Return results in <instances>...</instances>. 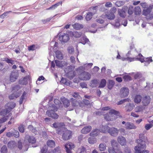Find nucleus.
<instances>
[{"instance_id": "22", "label": "nucleus", "mask_w": 153, "mask_h": 153, "mask_svg": "<svg viewBox=\"0 0 153 153\" xmlns=\"http://www.w3.org/2000/svg\"><path fill=\"white\" fill-rule=\"evenodd\" d=\"M72 26L74 29L77 30H79L83 27L82 25L78 23H75L72 24Z\"/></svg>"}, {"instance_id": "35", "label": "nucleus", "mask_w": 153, "mask_h": 153, "mask_svg": "<svg viewBox=\"0 0 153 153\" xmlns=\"http://www.w3.org/2000/svg\"><path fill=\"white\" fill-rule=\"evenodd\" d=\"M106 145L105 143H100L99 144V148L100 151H105L106 149Z\"/></svg>"}, {"instance_id": "37", "label": "nucleus", "mask_w": 153, "mask_h": 153, "mask_svg": "<svg viewBox=\"0 0 153 153\" xmlns=\"http://www.w3.org/2000/svg\"><path fill=\"white\" fill-rule=\"evenodd\" d=\"M63 123H55L53 124V126L55 128H58L62 126Z\"/></svg>"}, {"instance_id": "13", "label": "nucleus", "mask_w": 153, "mask_h": 153, "mask_svg": "<svg viewBox=\"0 0 153 153\" xmlns=\"http://www.w3.org/2000/svg\"><path fill=\"white\" fill-rule=\"evenodd\" d=\"M142 102L143 106L148 105L150 103L151 98L149 96L146 95L142 97Z\"/></svg>"}, {"instance_id": "30", "label": "nucleus", "mask_w": 153, "mask_h": 153, "mask_svg": "<svg viewBox=\"0 0 153 153\" xmlns=\"http://www.w3.org/2000/svg\"><path fill=\"white\" fill-rule=\"evenodd\" d=\"M26 94L27 93L25 92L24 91L21 96L20 100L19 101V103L20 105H21L23 103V102L24 101L26 98Z\"/></svg>"}, {"instance_id": "43", "label": "nucleus", "mask_w": 153, "mask_h": 153, "mask_svg": "<svg viewBox=\"0 0 153 153\" xmlns=\"http://www.w3.org/2000/svg\"><path fill=\"white\" fill-rule=\"evenodd\" d=\"M123 79L125 81H128L132 80L131 77L128 75H125L123 77Z\"/></svg>"}, {"instance_id": "41", "label": "nucleus", "mask_w": 153, "mask_h": 153, "mask_svg": "<svg viewBox=\"0 0 153 153\" xmlns=\"http://www.w3.org/2000/svg\"><path fill=\"white\" fill-rule=\"evenodd\" d=\"M143 107L142 105H140L137 106L135 108V111L136 112L142 111L143 110Z\"/></svg>"}, {"instance_id": "31", "label": "nucleus", "mask_w": 153, "mask_h": 153, "mask_svg": "<svg viewBox=\"0 0 153 153\" xmlns=\"http://www.w3.org/2000/svg\"><path fill=\"white\" fill-rule=\"evenodd\" d=\"M28 77L27 76H25L22 79H20L19 81V83L22 85H26L27 83V81Z\"/></svg>"}, {"instance_id": "17", "label": "nucleus", "mask_w": 153, "mask_h": 153, "mask_svg": "<svg viewBox=\"0 0 153 153\" xmlns=\"http://www.w3.org/2000/svg\"><path fill=\"white\" fill-rule=\"evenodd\" d=\"M19 77V74L16 72H12L10 76V80L11 82L16 81Z\"/></svg>"}, {"instance_id": "28", "label": "nucleus", "mask_w": 153, "mask_h": 153, "mask_svg": "<svg viewBox=\"0 0 153 153\" xmlns=\"http://www.w3.org/2000/svg\"><path fill=\"white\" fill-rule=\"evenodd\" d=\"M61 100L65 107H68L70 105V102L69 100L65 98L62 99Z\"/></svg>"}, {"instance_id": "14", "label": "nucleus", "mask_w": 153, "mask_h": 153, "mask_svg": "<svg viewBox=\"0 0 153 153\" xmlns=\"http://www.w3.org/2000/svg\"><path fill=\"white\" fill-rule=\"evenodd\" d=\"M65 147L67 153H72L71 150L74 148L75 146L73 143L69 142L65 145Z\"/></svg>"}, {"instance_id": "59", "label": "nucleus", "mask_w": 153, "mask_h": 153, "mask_svg": "<svg viewBox=\"0 0 153 153\" xmlns=\"http://www.w3.org/2000/svg\"><path fill=\"white\" fill-rule=\"evenodd\" d=\"M105 6L108 8L111 7L112 6V4L111 2H107L105 4Z\"/></svg>"}, {"instance_id": "18", "label": "nucleus", "mask_w": 153, "mask_h": 153, "mask_svg": "<svg viewBox=\"0 0 153 153\" xmlns=\"http://www.w3.org/2000/svg\"><path fill=\"white\" fill-rule=\"evenodd\" d=\"M117 140L118 143L122 146H125L126 144V138L122 136L118 137Z\"/></svg>"}, {"instance_id": "57", "label": "nucleus", "mask_w": 153, "mask_h": 153, "mask_svg": "<svg viewBox=\"0 0 153 153\" xmlns=\"http://www.w3.org/2000/svg\"><path fill=\"white\" fill-rule=\"evenodd\" d=\"M108 151L109 153H116L115 151L114 148L109 147L108 148Z\"/></svg>"}, {"instance_id": "4", "label": "nucleus", "mask_w": 153, "mask_h": 153, "mask_svg": "<svg viewBox=\"0 0 153 153\" xmlns=\"http://www.w3.org/2000/svg\"><path fill=\"white\" fill-rule=\"evenodd\" d=\"M117 8L115 7L111 8L110 11L107 12L105 14L106 17L108 19L110 20H113L115 18L114 14L117 11Z\"/></svg>"}, {"instance_id": "29", "label": "nucleus", "mask_w": 153, "mask_h": 153, "mask_svg": "<svg viewBox=\"0 0 153 153\" xmlns=\"http://www.w3.org/2000/svg\"><path fill=\"white\" fill-rule=\"evenodd\" d=\"M134 7L132 5H130L128 7L127 13L129 16H131L134 13Z\"/></svg>"}, {"instance_id": "11", "label": "nucleus", "mask_w": 153, "mask_h": 153, "mask_svg": "<svg viewBox=\"0 0 153 153\" xmlns=\"http://www.w3.org/2000/svg\"><path fill=\"white\" fill-rule=\"evenodd\" d=\"M129 89L127 88L123 87L122 88L120 91L121 97L124 98L127 96L129 94Z\"/></svg>"}, {"instance_id": "54", "label": "nucleus", "mask_w": 153, "mask_h": 153, "mask_svg": "<svg viewBox=\"0 0 153 153\" xmlns=\"http://www.w3.org/2000/svg\"><path fill=\"white\" fill-rule=\"evenodd\" d=\"M140 5L143 8L147 9L149 8V6H148L146 2L141 3L140 4Z\"/></svg>"}, {"instance_id": "49", "label": "nucleus", "mask_w": 153, "mask_h": 153, "mask_svg": "<svg viewBox=\"0 0 153 153\" xmlns=\"http://www.w3.org/2000/svg\"><path fill=\"white\" fill-rule=\"evenodd\" d=\"M18 129L19 131L20 132L22 133L24 132L25 131V127L24 125L22 124L21 125L19 126Z\"/></svg>"}, {"instance_id": "64", "label": "nucleus", "mask_w": 153, "mask_h": 153, "mask_svg": "<svg viewBox=\"0 0 153 153\" xmlns=\"http://www.w3.org/2000/svg\"><path fill=\"white\" fill-rule=\"evenodd\" d=\"M68 51L69 53L71 54L74 51V49L73 47H69Z\"/></svg>"}, {"instance_id": "42", "label": "nucleus", "mask_w": 153, "mask_h": 153, "mask_svg": "<svg viewBox=\"0 0 153 153\" xmlns=\"http://www.w3.org/2000/svg\"><path fill=\"white\" fill-rule=\"evenodd\" d=\"M82 34V32H80L76 31L73 33V36L76 38H79L81 36Z\"/></svg>"}, {"instance_id": "32", "label": "nucleus", "mask_w": 153, "mask_h": 153, "mask_svg": "<svg viewBox=\"0 0 153 153\" xmlns=\"http://www.w3.org/2000/svg\"><path fill=\"white\" fill-rule=\"evenodd\" d=\"M56 58L59 59H62L63 58V55L62 53L59 51H56Z\"/></svg>"}, {"instance_id": "62", "label": "nucleus", "mask_w": 153, "mask_h": 153, "mask_svg": "<svg viewBox=\"0 0 153 153\" xmlns=\"http://www.w3.org/2000/svg\"><path fill=\"white\" fill-rule=\"evenodd\" d=\"M153 126V125L151 124H146L145 126V128L146 130L149 129Z\"/></svg>"}, {"instance_id": "20", "label": "nucleus", "mask_w": 153, "mask_h": 153, "mask_svg": "<svg viewBox=\"0 0 153 153\" xmlns=\"http://www.w3.org/2000/svg\"><path fill=\"white\" fill-rule=\"evenodd\" d=\"M92 129L91 126H88L84 127L81 130V132L83 134H86L89 132Z\"/></svg>"}, {"instance_id": "27", "label": "nucleus", "mask_w": 153, "mask_h": 153, "mask_svg": "<svg viewBox=\"0 0 153 153\" xmlns=\"http://www.w3.org/2000/svg\"><path fill=\"white\" fill-rule=\"evenodd\" d=\"M100 133V131L99 129H95L90 133V135L92 137H95L99 134Z\"/></svg>"}, {"instance_id": "24", "label": "nucleus", "mask_w": 153, "mask_h": 153, "mask_svg": "<svg viewBox=\"0 0 153 153\" xmlns=\"http://www.w3.org/2000/svg\"><path fill=\"white\" fill-rule=\"evenodd\" d=\"M134 106L133 104L128 103L125 106L126 110L127 112L133 110Z\"/></svg>"}, {"instance_id": "60", "label": "nucleus", "mask_w": 153, "mask_h": 153, "mask_svg": "<svg viewBox=\"0 0 153 153\" xmlns=\"http://www.w3.org/2000/svg\"><path fill=\"white\" fill-rule=\"evenodd\" d=\"M19 132L17 131H15L14 133H13V136H14L16 138H18L19 137Z\"/></svg>"}, {"instance_id": "46", "label": "nucleus", "mask_w": 153, "mask_h": 153, "mask_svg": "<svg viewBox=\"0 0 153 153\" xmlns=\"http://www.w3.org/2000/svg\"><path fill=\"white\" fill-rule=\"evenodd\" d=\"M72 96L76 99H79L81 98L79 93L78 92H75L74 93L72 94Z\"/></svg>"}, {"instance_id": "55", "label": "nucleus", "mask_w": 153, "mask_h": 153, "mask_svg": "<svg viewBox=\"0 0 153 153\" xmlns=\"http://www.w3.org/2000/svg\"><path fill=\"white\" fill-rule=\"evenodd\" d=\"M82 102L84 104V106L85 105H88L90 104V102L89 101L85 99H84L83 100Z\"/></svg>"}, {"instance_id": "2", "label": "nucleus", "mask_w": 153, "mask_h": 153, "mask_svg": "<svg viewBox=\"0 0 153 153\" xmlns=\"http://www.w3.org/2000/svg\"><path fill=\"white\" fill-rule=\"evenodd\" d=\"M119 114V111L112 109L108 113L104 115V117L107 121H112L115 120L117 118L115 115H117Z\"/></svg>"}, {"instance_id": "51", "label": "nucleus", "mask_w": 153, "mask_h": 153, "mask_svg": "<svg viewBox=\"0 0 153 153\" xmlns=\"http://www.w3.org/2000/svg\"><path fill=\"white\" fill-rule=\"evenodd\" d=\"M111 144L112 148H114L115 146H117V143L115 140H112L111 141Z\"/></svg>"}, {"instance_id": "36", "label": "nucleus", "mask_w": 153, "mask_h": 153, "mask_svg": "<svg viewBox=\"0 0 153 153\" xmlns=\"http://www.w3.org/2000/svg\"><path fill=\"white\" fill-rule=\"evenodd\" d=\"M106 80L105 79H102L100 81L99 87L100 88H104L106 85Z\"/></svg>"}, {"instance_id": "33", "label": "nucleus", "mask_w": 153, "mask_h": 153, "mask_svg": "<svg viewBox=\"0 0 153 153\" xmlns=\"http://www.w3.org/2000/svg\"><path fill=\"white\" fill-rule=\"evenodd\" d=\"M47 145L48 147L52 148L55 146V143L52 140H48L47 142Z\"/></svg>"}, {"instance_id": "61", "label": "nucleus", "mask_w": 153, "mask_h": 153, "mask_svg": "<svg viewBox=\"0 0 153 153\" xmlns=\"http://www.w3.org/2000/svg\"><path fill=\"white\" fill-rule=\"evenodd\" d=\"M79 149L80 150V152L79 153H86V149L83 146L81 147Z\"/></svg>"}, {"instance_id": "48", "label": "nucleus", "mask_w": 153, "mask_h": 153, "mask_svg": "<svg viewBox=\"0 0 153 153\" xmlns=\"http://www.w3.org/2000/svg\"><path fill=\"white\" fill-rule=\"evenodd\" d=\"M59 148L58 147L54 149L53 151L48 152L47 153H59Z\"/></svg>"}, {"instance_id": "45", "label": "nucleus", "mask_w": 153, "mask_h": 153, "mask_svg": "<svg viewBox=\"0 0 153 153\" xmlns=\"http://www.w3.org/2000/svg\"><path fill=\"white\" fill-rule=\"evenodd\" d=\"M55 62L56 66L59 67H62L63 66V65L62 63V61H60L56 60H55Z\"/></svg>"}, {"instance_id": "44", "label": "nucleus", "mask_w": 153, "mask_h": 153, "mask_svg": "<svg viewBox=\"0 0 153 153\" xmlns=\"http://www.w3.org/2000/svg\"><path fill=\"white\" fill-rule=\"evenodd\" d=\"M98 81L97 79H94L91 81V85L93 87H96L98 83Z\"/></svg>"}, {"instance_id": "40", "label": "nucleus", "mask_w": 153, "mask_h": 153, "mask_svg": "<svg viewBox=\"0 0 153 153\" xmlns=\"http://www.w3.org/2000/svg\"><path fill=\"white\" fill-rule=\"evenodd\" d=\"M88 143L91 144H93L96 143L97 141L95 138L89 137L88 139Z\"/></svg>"}, {"instance_id": "58", "label": "nucleus", "mask_w": 153, "mask_h": 153, "mask_svg": "<svg viewBox=\"0 0 153 153\" xmlns=\"http://www.w3.org/2000/svg\"><path fill=\"white\" fill-rule=\"evenodd\" d=\"M47 149L46 148V146L45 145L41 149V153H46Z\"/></svg>"}, {"instance_id": "7", "label": "nucleus", "mask_w": 153, "mask_h": 153, "mask_svg": "<svg viewBox=\"0 0 153 153\" xmlns=\"http://www.w3.org/2000/svg\"><path fill=\"white\" fill-rule=\"evenodd\" d=\"M91 74L88 72L84 71L81 73L79 75V78L80 79L83 80H88L91 78Z\"/></svg>"}, {"instance_id": "8", "label": "nucleus", "mask_w": 153, "mask_h": 153, "mask_svg": "<svg viewBox=\"0 0 153 153\" xmlns=\"http://www.w3.org/2000/svg\"><path fill=\"white\" fill-rule=\"evenodd\" d=\"M128 9V7L126 6H123L121 9L118 10V13L119 16L122 18H125L126 16V12Z\"/></svg>"}, {"instance_id": "63", "label": "nucleus", "mask_w": 153, "mask_h": 153, "mask_svg": "<svg viewBox=\"0 0 153 153\" xmlns=\"http://www.w3.org/2000/svg\"><path fill=\"white\" fill-rule=\"evenodd\" d=\"M6 61L8 63H10L12 65H13L14 64V61L13 60L10 59L8 58H7L6 59Z\"/></svg>"}, {"instance_id": "47", "label": "nucleus", "mask_w": 153, "mask_h": 153, "mask_svg": "<svg viewBox=\"0 0 153 153\" xmlns=\"http://www.w3.org/2000/svg\"><path fill=\"white\" fill-rule=\"evenodd\" d=\"M1 153H7V146L5 145L3 146L1 148Z\"/></svg>"}, {"instance_id": "6", "label": "nucleus", "mask_w": 153, "mask_h": 153, "mask_svg": "<svg viewBox=\"0 0 153 153\" xmlns=\"http://www.w3.org/2000/svg\"><path fill=\"white\" fill-rule=\"evenodd\" d=\"M71 105L74 108H76L78 106L81 107H84V104L80 100H77L76 99L71 98Z\"/></svg>"}, {"instance_id": "23", "label": "nucleus", "mask_w": 153, "mask_h": 153, "mask_svg": "<svg viewBox=\"0 0 153 153\" xmlns=\"http://www.w3.org/2000/svg\"><path fill=\"white\" fill-rule=\"evenodd\" d=\"M125 59L126 60L129 61L130 62H131L134 61H140L143 62L142 59H139V57H138V56H137L136 58H131L128 57L127 58H125Z\"/></svg>"}, {"instance_id": "38", "label": "nucleus", "mask_w": 153, "mask_h": 153, "mask_svg": "<svg viewBox=\"0 0 153 153\" xmlns=\"http://www.w3.org/2000/svg\"><path fill=\"white\" fill-rule=\"evenodd\" d=\"M114 85V82L112 80H109L108 85V87L109 89H111Z\"/></svg>"}, {"instance_id": "50", "label": "nucleus", "mask_w": 153, "mask_h": 153, "mask_svg": "<svg viewBox=\"0 0 153 153\" xmlns=\"http://www.w3.org/2000/svg\"><path fill=\"white\" fill-rule=\"evenodd\" d=\"M14 144V142L12 141H9L7 144V146L8 148H11L13 147Z\"/></svg>"}, {"instance_id": "9", "label": "nucleus", "mask_w": 153, "mask_h": 153, "mask_svg": "<svg viewBox=\"0 0 153 153\" xmlns=\"http://www.w3.org/2000/svg\"><path fill=\"white\" fill-rule=\"evenodd\" d=\"M69 39V35L67 33H63L60 34L59 40L62 42H66Z\"/></svg>"}, {"instance_id": "34", "label": "nucleus", "mask_w": 153, "mask_h": 153, "mask_svg": "<svg viewBox=\"0 0 153 153\" xmlns=\"http://www.w3.org/2000/svg\"><path fill=\"white\" fill-rule=\"evenodd\" d=\"M62 1H61L59 2H58L55 4L52 5L50 7L48 8L47 9V10H49L52 9H55L58 6H59V5H61V6L62 5Z\"/></svg>"}, {"instance_id": "52", "label": "nucleus", "mask_w": 153, "mask_h": 153, "mask_svg": "<svg viewBox=\"0 0 153 153\" xmlns=\"http://www.w3.org/2000/svg\"><path fill=\"white\" fill-rule=\"evenodd\" d=\"M124 4V2L122 1H117L115 3L116 6L117 7H120L123 5Z\"/></svg>"}, {"instance_id": "15", "label": "nucleus", "mask_w": 153, "mask_h": 153, "mask_svg": "<svg viewBox=\"0 0 153 153\" xmlns=\"http://www.w3.org/2000/svg\"><path fill=\"white\" fill-rule=\"evenodd\" d=\"M46 114L48 116L54 119H57L59 117V115L53 110H48L46 112Z\"/></svg>"}, {"instance_id": "3", "label": "nucleus", "mask_w": 153, "mask_h": 153, "mask_svg": "<svg viewBox=\"0 0 153 153\" xmlns=\"http://www.w3.org/2000/svg\"><path fill=\"white\" fill-rule=\"evenodd\" d=\"M16 105V104L14 102H8L5 105L6 108L2 110L0 112L1 115L4 116H6L15 107Z\"/></svg>"}, {"instance_id": "21", "label": "nucleus", "mask_w": 153, "mask_h": 153, "mask_svg": "<svg viewBox=\"0 0 153 153\" xmlns=\"http://www.w3.org/2000/svg\"><path fill=\"white\" fill-rule=\"evenodd\" d=\"M142 99V97L141 95L137 94L135 96L134 99V102L138 104L140 102Z\"/></svg>"}, {"instance_id": "56", "label": "nucleus", "mask_w": 153, "mask_h": 153, "mask_svg": "<svg viewBox=\"0 0 153 153\" xmlns=\"http://www.w3.org/2000/svg\"><path fill=\"white\" fill-rule=\"evenodd\" d=\"M83 19V17L82 16L78 15L76 16L75 20H82Z\"/></svg>"}, {"instance_id": "39", "label": "nucleus", "mask_w": 153, "mask_h": 153, "mask_svg": "<svg viewBox=\"0 0 153 153\" xmlns=\"http://www.w3.org/2000/svg\"><path fill=\"white\" fill-rule=\"evenodd\" d=\"M92 13L91 12H89L87 14L85 17L86 20L87 21H89L92 18L93 15Z\"/></svg>"}, {"instance_id": "10", "label": "nucleus", "mask_w": 153, "mask_h": 153, "mask_svg": "<svg viewBox=\"0 0 153 153\" xmlns=\"http://www.w3.org/2000/svg\"><path fill=\"white\" fill-rule=\"evenodd\" d=\"M72 132L68 130L64 132L62 135V139L64 140H68L72 136Z\"/></svg>"}, {"instance_id": "26", "label": "nucleus", "mask_w": 153, "mask_h": 153, "mask_svg": "<svg viewBox=\"0 0 153 153\" xmlns=\"http://www.w3.org/2000/svg\"><path fill=\"white\" fill-rule=\"evenodd\" d=\"M152 10V8L149 6V8L145 10H143V14L145 16H147L148 15H149Z\"/></svg>"}, {"instance_id": "1", "label": "nucleus", "mask_w": 153, "mask_h": 153, "mask_svg": "<svg viewBox=\"0 0 153 153\" xmlns=\"http://www.w3.org/2000/svg\"><path fill=\"white\" fill-rule=\"evenodd\" d=\"M139 139L136 140V142L138 144V146L134 147L135 153H149V151L146 150H143L146 148V143L148 141L147 137L143 134H139Z\"/></svg>"}, {"instance_id": "19", "label": "nucleus", "mask_w": 153, "mask_h": 153, "mask_svg": "<svg viewBox=\"0 0 153 153\" xmlns=\"http://www.w3.org/2000/svg\"><path fill=\"white\" fill-rule=\"evenodd\" d=\"M125 126V128L126 129H135L136 128V126L133 123L129 122H127L126 123Z\"/></svg>"}, {"instance_id": "5", "label": "nucleus", "mask_w": 153, "mask_h": 153, "mask_svg": "<svg viewBox=\"0 0 153 153\" xmlns=\"http://www.w3.org/2000/svg\"><path fill=\"white\" fill-rule=\"evenodd\" d=\"M106 128L107 131L105 130L103 132V133H105L108 132L113 136H116L118 134L119 130L114 127L110 128L109 127L107 126Z\"/></svg>"}, {"instance_id": "53", "label": "nucleus", "mask_w": 153, "mask_h": 153, "mask_svg": "<svg viewBox=\"0 0 153 153\" xmlns=\"http://www.w3.org/2000/svg\"><path fill=\"white\" fill-rule=\"evenodd\" d=\"M36 48L35 45H33L29 46L28 48V49L29 51H33L35 50Z\"/></svg>"}, {"instance_id": "16", "label": "nucleus", "mask_w": 153, "mask_h": 153, "mask_svg": "<svg viewBox=\"0 0 153 153\" xmlns=\"http://www.w3.org/2000/svg\"><path fill=\"white\" fill-rule=\"evenodd\" d=\"M138 56L139 57V59H142L143 62L140 61L141 62H146L147 63L149 64L150 62H152V57H149L145 58L140 53L138 54Z\"/></svg>"}, {"instance_id": "25", "label": "nucleus", "mask_w": 153, "mask_h": 153, "mask_svg": "<svg viewBox=\"0 0 153 153\" xmlns=\"http://www.w3.org/2000/svg\"><path fill=\"white\" fill-rule=\"evenodd\" d=\"M134 13L136 16H139L141 13V10L139 6L135 7L134 9Z\"/></svg>"}, {"instance_id": "12", "label": "nucleus", "mask_w": 153, "mask_h": 153, "mask_svg": "<svg viewBox=\"0 0 153 153\" xmlns=\"http://www.w3.org/2000/svg\"><path fill=\"white\" fill-rule=\"evenodd\" d=\"M25 140L30 143L34 144L36 143V139L33 136H30L28 135H26Z\"/></svg>"}]
</instances>
